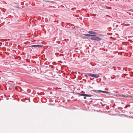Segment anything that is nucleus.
<instances>
[{"label":"nucleus","mask_w":133,"mask_h":133,"mask_svg":"<svg viewBox=\"0 0 133 133\" xmlns=\"http://www.w3.org/2000/svg\"><path fill=\"white\" fill-rule=\"evenodd\" d=\"M91 40L92 41H100L101 40V38L96 35H92L90 37Z\"/></svg>","instance_id":"nucleus-1"},{"label":"nucleus","mask_w":133,"mask_h":133,"mask_svg":"<svg viewBox=\"0 0 133 133\" xmlns=\"http://www.w3.org/2000/svg\"><path fill=\"white\" fill-rule=\"evenodd\" d=\"M87 74L89 76L94 78H97L99 77V75L98 74H95L91 73H88Z\"/></svg>","instance_id":"nucleus-2"},{"label":"nucleus","mask_w":133,"mask_h":133,"mask_svg":"<svg viewBox=\"0 0 133 133\" xmlns=\"http://www.w3.org/2000/svg\"><path fill=\"white\" fill-rule=\"evenodd\" d=\"M43 46L41 45H32L30 46L31 47H37L38 48L39 47H43Z\"/></svg>","instance_id":"nucleus-3"},{"label":"nucleus","mask_w":133,"mask_h":133,"mask_svg":"<svg viewBox=\"0 0 133 133\" xmlns=\"http://www.w3.org/2000/svg\"><path fill=\"white\" fill-rule=\"evenodd\" d=\"M88 33L90 34H94L95 35L96 34V33L94 31H89L88 32Z\"/></svg>","instance_id":"nucleus-4"},{"label":"nucleus","mask_w":133,"mask_h":133,"mask_svg":"<svg viewBox=\"0 0 133 133\" xmlns=\"http://www.w3.org/2000/svg\"><path fill=\"white\" fill-rule=\"evenodd\" d=\"M85 96L87 97H91L92 96H94L91 95H88L87 94H85Z\"/></svg>","instance_id":"nucleus-5"},{"label":"nucleus","mask_w":133,"mask_h":133,"mask_svg":"<svg viewBox=\"0 0 133 133\" xmlns=\"http://www.w3.org/2000/svg\"><path fill=\"white\" fill-rule=\"evenodd\" d=\"M104 91H103L101 90H99V91H98V92H99V93H101V92H102L104 93Z\"/></svg>","instance_id":"nucleus-6"},{"label":"nucleus","mask_w":133,"mask_h":133,"mask_svg":"<svg viewBox=\"0 0 133 133\" xmlns=\"http://www.w3.org/2000/svg\"><path fill=\"white\" fill-rule=\"evenodd\" d=\"M122 97H124L125 98L127 97H128V96H126L125 95H123L122 94L121 95Z\"/></svg>","instance_id":"nucleus-7"},{"label":"nucleus","mask_w":133,"mask_h":133,"mask_svg":"<svg viewBox=\"0 0 133 133\" xmlns=\"http://www.w3.org/2000/svg\"><path fill=\"white\" fill-rule=\"evenodd\" d=\"M98 91H99V90H92V91H94V92H96L97 93H99V92H98Z\"/></svg>","instance_id":"nucleus-8"},{"label":"nucleus","mask_w":133,"mask_h":133,"mask_svg":"<svg viewBox=\"0 0 133 133\" xmlns=\"http://www.w3.org/2000/svg\"><path fill=\"white\" fill-rule=\"evenodd\" d=\"M92 35H90V34H87V36H91H91Z\"/></svg>","instance_id":"nucleus-9"},{"label":"nucleus","mask_w":133,"mask_h":133,"mask_svg":"<svg viewBox=\"0 0 133 133\" xmlns=\"http://www.w3.org/2000/svg\"><path fill=\"white\" fill-rule=\"evenodd\" d=\"M81 95L83 96H85V94H81Z\"/></svg>","instance_id":"nucleus-10"},{"label":"nucleus","mask_w":133,"mask_h":133,"mask_svg":"<svg viewBox=\"0 0 133 133\" xmlns=\"http://www.w3.org/2000/svg\"><path fill=\"white\" fill-rule=\"evenodd\" d=\"M118 96L122 97L121 95H118Z\"/></svg>","instance_id":"nucleus-11"},{"label":"nucleus","mask_w":133,"mask_h":133,"mask_svg":"<svg viewBox=\"0 0 133 133\" xmlns=\"http://www.w3.org/2000/svg\"><path fill=\"white\" fill-rule=\"evenodd\" d=\"M87 34H84L83 35L85 36H87Z\"/></svg>","instance_id":"nucleus-12"},{"label":"nucleus","mask_w":133,"mask_h":133,"mask_svg":"<svg viewBox=\"0 0 133 133\" xmlns=\"http://www.w3.org/2000/svg\"><path fill=\"white\" fill-rule=\"evenodd\" d=\"M109 93V92L108 91H106V94H108Z\"/></svg>","instance_id":"nucleus-13"},{"label":"nucleus","mask_w":133,"mask_h":133,"mask_svg":"<svg viewBox=\"0 0 133 133\" xmlns=\"http://www.w3.org/2000/svg\"><path fill=\"white\" fill-rule=\"evenodd\" d=\"M84 99H86V97H84Z\"/></svg>","instance_id":"nucleus-14"},{"label":"nucleus","mask_w":133,"mask_h":133,"mask_svg":"<svg viewBox=\"0 0 133 133\" xmlns=\"http://www.w3.org/2000/svg\"><path fill=\"white\" fill-rule=\"evenodd\" d=\"M106 93V91H105L104 92V93Z\"/></svg>","instance_id":"nucleus-15"},{"label":"nucleus","mask_w":133,"mask_h":133,"mask_svg":"<svg viewBox=\"0 0 133 133\" xmlns=\"http://www.w3.org/2000/svg\"><path fill=\"white\" fill-rule=\"evenodd\" d=\"M125 90H128V89H125Z\"/></svg>","instance_id":"nucleus-16"},{"label":"nucleus","mask_w":133,"mask_h":133,"mask_svg":"<svg viewBox=\"0 0 133 133\" xmlns=\"http://www.w3.org/2000/svg\"><path fill=\"white\" fill-rule=\"evenodd\" d=\"M124 89H124V88H123V90H124Z\"/></svg>","instance_id":"nucleus-17"}]
</instances>
